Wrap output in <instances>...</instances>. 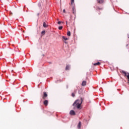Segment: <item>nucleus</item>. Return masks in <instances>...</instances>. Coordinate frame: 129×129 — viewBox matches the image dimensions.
<instances>
[{
	"mask_svg": "<svg viewBox=\"0 0 129 129\" xmlns=\"http://www.w3.org/2000/svg\"><path fill=\"white\" fill-rule=\"evenodd\" d=\"M82 102H83V98H81V100H77L75 101L73 105V106H76L79 109L81 106V104H82Z\"/></svg>",
	"mask_w": 129,
	"mask_h": 129,
	"instance_id": "f257e3e1",
	"label": "nucleus"
},
{
	"mask_svg": "<svg viewBox=\"0 0 129 129\" xmlns=\"http://www.w3.org/2000/svg\"><path fill=\"white\" fill-rule=\"evenodd\" d=\"M47 97H48V94H47V92H44L42 95V99H46Z\"/></svg>",
	"mask_w": 129,
	"mask_h": 129,
	"instance_id": "f03ea898",
	"label": "nucleus"
},
{
	"mask_svg": "<svg viewBox=\"0 0 129 129\" xmlns=\"http://www.w3.org/2000/svg\"><path fill=\"white\" fill-rule=\"evenodd\" d=\"M70 113L71 115H75L76 114L75 113V111H74V110H71Z\"/></svg>",
	"mask_w": 129,
	"mask_h": 129,
	"instance_id": "7ed1b4c3",
	"label": "nucleus"
},
{
	"mask_svg": "<svg viewBox=\"0 0 129 129\" xmlns=\"http://www.w3.org/2000/svg\"><path fill=\"white\" fill-rule=\"evenodd\" d=\"M48 101L47 100H45L43 102V104L45 106H47L48 105Z\"/></svg>",
	"mask_w": 129,
	"mask_h": 129,
	"instance_id": "20e7f679",
	"label": "nucleus"
},
{
	"mask_svg": "<svg viewBox=\"0 0 129 129\" xmlns=\"http://www.w3.org/2000/svg\"><path fill=\"white\" fill-rule=\"evenodd\" d=\"M87 82L86 81H83L82 83V86H85L86 85Z\"/></svg>",
	"mask_w": 129,
	"mask_h": 129,
	"instance_id": "39448f33",
	"label": "nucleus"
},
{
	"mask_svg": "<svg viewBox=\"0 0 129 129\" xmlns=\"http://www.w3.org/2000/svg\"><path fill=\"white\" fill-rule=\"evenodd\" d=\"M70 69V66L69 65H67L66 67V70H69Z\"/></svg>",
	"mask_w": 129,
	"mask_h": 129,
	"instance_id": "423d86ee",
	"label": "nucleus"
},
{
	"mask_svg": "<svg viewBox=\"0 0 129 129\" xmlns=\"http://www.w3.org/2000/svg\"><path fill=\"white\" fill-rule=\"evenodd\" d=\"M73 13L74 14V15H75V14H76V10L74 8H73Z\"/></svg>",
	"mask_w": 129,
	"mask_h": 129,
	"instance_id": "0eeeda50",
	"label": "nucleus"
},
{
	"mask_svg": "<svg viewBox=\"0 0 129 129\" xmlns=\"http://www.w3.org/2000/svg\"><path fill=\"white\" fill-rule=\"evenodd\" d=\"M78 127L79 129L81 128V122L80 121L79 122V124L78 125Z\"/></svg>",
	"mask_w": 129,
	"mask_h": 129,
	"instance_id": "6e6552de",
	"label": "nucleus"
},
{
	"mask_svg": "<svg viewBox=\"0 0 129 129\" xmlns=\"http://www.w3.org/2000/svg\"><path fill=\"white\" fill-rule=\"evenodd\" d=\"M93 65H94V66H97L98 65H100V62H96L95 63H94Z\"/></svg>",
	"mask_w": 129,
	"mask_h": 129,
	"instance_id": "1a4fd4ad",
	"label": "nucleus"
},
{
	"mask_svg": "<svg viewBox=\"0 0 129 129\" xmlns=\"http://www.w3.org/2000/svg\"><path fill=\"white\" fill-rule=\"evenodd\" d=\"M104 2V0H98L99 4H103Z\"/></svg>",
	"mask_w": 129,
	"mask_h": 129,
	"instance_id": "9d476101",
	"label": "nucleus"
},
{
	"mask_svg": "<svg viewBox=\"0 0 129 129\" xmlns=\"http://www.w3.org/2000/svg\"><path fill=\"white\" fill-rule=\"evenodd\" d=\"M67 35H68L69 37H70V36H71V32L70 31H68Z\"/></svg>",
	"mask_w": 129,
	"mask_h": 129,
	"instance_id": "9b49d317",
	"label": "nucleus"
},
{
	"mask_svg": "<svg viewBox=\"0 0 129 129\" xmlns=\"http://www.w3.org/2000/svg\"><path fill=\"white\" fill-rule=\"evenodd\" d=\"M62 39L64 40V41H67V40H68V38L65 36H62Z\"/></svg>",
	"mask_w": 129,
	"mask_h": 129,
	"instance_id": "f8f14e48",
	"label": "nucleus"
},
{
	"mask_svg": "<svg viewBox=\"0 0 129 129\" xmlns=\"http://www.w3.org/2000/svg\"><path fill=\"white\" fill-rule=\"evenodd\" d=\"M43 26L44 28H47V24H46V22L43 23Z\"/></svg>",
	"mask_w": 129,
	"mask_h": 129,
	"instance_id": "ddd939ff",
	"label": "nucleus"
},
{
	"mask_svg": "<svg viewBox=\"0 0 129 129\" xmlns=\"http://www.w3.org/2000/svg\"><path fill=\"white\" fill-rule=\"evenodd\" d=\"M45 33H46V31L45 30H43L41 32V34H42V35H45Z\"/></svg>",
	"mask_w": 129,
	"mask_h": 129,
	"instance_id": "4468645a",
	"label": "nucleus"
},
{
	"mask_svg": "<svg viewBox=\"0 0 129 129\" xmlns=\"http://www.w3.org/2000/svg\"><path fill=\"white\" fill-rule=\"evenodd\" d=\"M62 29H63V26H59L58 27V30H62Z\"/></svg>",
	"mask_w": 129,
	"mask_h": 129,
	"instance_id": "2eb2a0df",
	"label": "nucleus"
},
{
	"mask_svg": "<svg viewBox=\"0 0 129 129\" xmlns=\"http://www.w3.org/2000/svg\"><path fill=\"white\" fill-rule=\"evenodd\" d=\"M72 96H73V97H75V94H74V93H73L72 94Z\"/></svg>",
	"mask_w": 129,
	"mask_h": 129,
	"instance_id": "dca6fc26",
	"label": "nucleus"
},
{
	"mask_svg": "<svg viewBox=\"0 0 129 129\" xmlns=\"http://www.w3.org/2000/svg\"><path fill=\"white\" fill-rule=\"evenodd\" d=\"M71 4H74V0H71Z\"/></svg>",
	"mask_w": 129,
	"mask_h": 129,
	"instance_id": "f3484780",
	"label": "nucleus"
},
{
	"mask_svg": "<svg viewBox=\"0 0 129 129\" xmlns=\"http://www.w3.org/2000/svg\"><path fill=\"white\" fill-rule=\"evenodd\" d=\"M63 13H64V14L66 13V10H65V9H63Z\"/></svg>",
	"mask_w": 129,
	"mask_h": 129,
	"instance_id": "a211bd4d",
	"label": "nucleus"
},
{
	"mask_svg": "<svg viewBox=\"0 0 129 129\" xmlns=\"http://www.w3.org/2000/svg\"><path fill=\"white\" fill-rule=\"evenodd\" d=\"M57 24L58 25H60L61 24V22L60 21L58 22Z\"/></svg>",
	"mask_w": 129,
	"mask_h": 129,
	"instance_id": "6ab92c4d",
	"label": "nucleus"
},
{
	"mask_svg": "<svg viewBox=\"0 0 129 129\" xmlns=\"http://www.w3.org/2000/svg\"><path fill=\"white\" fill-rule=\"evenodd\" d=\"M10 15H11V16H12L13 15V13L10 12Z\"/></svg>",
	"mask_w": 129,
	"mask_h": 129,
	"instance_id": "aec40b11",
	"label": "nucleus"
},
{
	"mask_svg": "<svg viewBox=\"0 0 129 129\" xmlns=\"http://www.w3.org/2000/svg\"><path fill=\"white\" fill-rule=\"evenodd\" d=\"M66 24H67H67H68V22H67V21H66Z\"/></svg>",
	"mask_w": 129,
	"mask_h": 129,
	"instance_id": "412c9836",
	"label": "nucleus"
},
{
	"mask_svg": "<svg viewBox=\"0 0 129 129\" xmlns=\"http://www.w3.org/2000/svg\"><path fill=\"white\" fill-rule=\"evenodd\" d=\"M67 88H68V86H67Z\"/></svg>",
	"mask_w": 129,
	"mask_h": 129,
	"instance_id": "4be33fe9",
	"label": "nucleus"
}]
</instances>
